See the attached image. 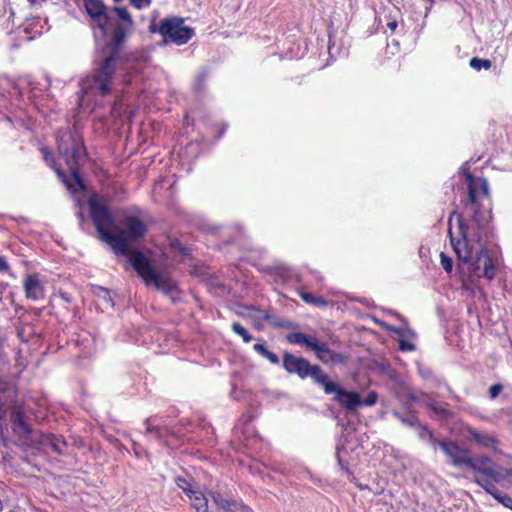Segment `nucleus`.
Returning <instances> with one entry per match:
<instances>
[{"instance_id": "obj_1", "label": "nucleus", "mask_w": 512, "mask_h": 512, "mask_svg": "<svg viewBox=\"0 0 512 512\" xmlns=\"http://www.w3.org/2000/svg\"><path fill=\"white\" fill-rule=\"evenodd\" d=\"M123 228L116 226V233H112L108 245L117 256H123L142 278L146 286H153L172 302H177L179 293L177 283L169 276L159 272L154 262L143 251L133 248V244L143 239L148 231L147 225L135 215H127L123 218Z\"/></svg>"}, {"instance_id": "obj_2", "label": "nucleus", "mask_w": 512, "mask_h": 512, "mask_svg": "<svg viewBox=\"0 0 512 512\" xmlns=\"http://www.w3.org/2000/svg\"><path fill=\"white\" fill-rule=\"evenodd\" d=\"M125 59L124 48L106 42L98 45L91 75L86 78L90 91L101 97L110 95L114 90L117 71Z\"/></svg>"}, {"instance_id": "obj_3", "label": "nucleus", "mask_w": 512, "mask_h": 512, "mask_svg": "<svg viewBox=\"0 0 512 512\" xmlns=\"http://www.w3.org/2000/svg\"><path fill=\"white\" fill-rule=\"evenodd\" d=\"M58 151L64 158L69 167L71 178L77 188L68 180L66 174L61 169H56V173L66 188L71 193L86 191V185L80 174V162L86 156V148L82 136L77 129L61 128L56 134Z\"/></svg>"}, {"instance_id": "obj_4", "label": "nucleus", "mask_w": 512, "mask_h": 512, "mask_svg": "<svg viewBox=\"0 0 512 512\" xmlns=\"http://www.w3.org/2000/svg\"><path fill=\"white\" fill-rule=\"evenodd\" d=\"M282 367L288 374L297 375L301 380L310 379L312 383L320 388L330 376L318 364L311 363L303 356H297L285 351L282 357Z\"/></svg>"}, {"instance_id": "obj_5", "label": "nucleus", "mask_w": 512, "mask_h": 512, "mask_svg": "<svg viewBox=\"0 0 512 512\" xmlns=\"http://www.w3.org/2000/svg\"><path fill=\"white\" fill-rule=\"evenodd\" d=\"M286 340L290 344L305 346L308 350L315 352L316 358L327 365L344 364L347 361V356L330 349L326 342L319 341L311 334L302 332L289 333Z\"/></svg>"}, {"instance_id": "obj_6", "label": "nucleus", "mask_w": 512, "mask_h": 512, "mask_svg": "<svg viewBox=\"0 0 512 512\" xmlns=\"http://www.w3.org/2000/svg\"><path fill=\"white\" fill-rule=\"evenodd\" d=\"M88 207L98 238L108 244L112 235L111 229L115 230L116 228V221L112 211L106 203L95 195L89 197Z\"/></svg>"}, {"instance_id": "obj_7", "label": "nucleus", "mask_w": 512, "mask_h": 512, "mask_svg": "<svg viewBox=\"0 0 512 512\" xmlns=\"http://www.w3.org/2000/svg\"><path fill=\"white\" fill-rule=\"evenodd\" d=\"M184 18L173 16L161 20L158 28L151 24V32H158L163 36L164 43H174L176 45L186 44L194 35L193 28L184 25Z\"/></svg>"}, {"instance_id": "obj_8", "label": "nucleus", "mask_w": 512, "mask_h": 512, "mask_svg": "<svg viewBox=\"0 0 512 512\" xmlns=\"http://www.w3.org/2000/svg\"><path fill=\"white\" fill-rule=\"evenodd\" d=\"M470 462L465 463V467L471 469L475 476L474 482L488 481L491 484L504 481L505 476L499 466L488 456L481 455L468 457Z\"/></svg>"}, {"instance_id": "obj_9", "label": "nucleus", "mask_w": 512, "mask_h": 512, "mask_svg": "<svg viewBox=\"0 0 512 512\" xmlns=\"http://www.w3.org/2000/svg\"><path fill=\"white\" fill-rule=\"evenodd\" d=\"M469 266L470 268L465 269L464 274H460V278L463 282H473L475 279L481 277L493 280L495 277V263L486 248H481L476 253L475 261L470 262Z\"/></svg>"}, {"instance_id": "obj_10", "label": "nucleus", "mask_w": 512, "mask_h": 512, "mask_svg": "<svg viewBox=\"0 0 512 512\" xmlns=\"http://www.w3.org/2000/svg\"><path fill=\"white\" fill-rule=\"evenodd\" d=\"M458 224L462 239L455 240L450 230L449 234L451 245L458 258L457 270L459 274H464L465 269L470 268L469 263L472 259V248L469 245L470 228L463 222L461 216H458Z\"/></svg>"}, {"instance_id": "obj_11", "label": "nucleus", "mask_w": 512, "mask_h": 512, "mask_svg": "<svg viewBox=\"0 0 512 512\" xmlns=\"http://www.w3.org/2000/svg\"><path fill=\"white\" fill-rule=\"evenodd\" d=\"M322 389L326 395H333L332 400L348 412L355 411L358 407H361L360 394L356 391L346 390L338 382L332 380L330 376Z\"/></svg>"}, {"instance_id": "obj_12", "label": "nucleus", "mask_w": 512, "mask_h": 512, "mask_svg": "<svg viewBox=\"0 0 512 512\" xmlns=\"http://www.w3.org/2000/svg\"><path fill=\"white\" fill-rule=\"evenodd\" d=\"M112 11L116 14L118 20L112 24V31L106 43L124 48L128 34L131 32L134 21L126 7H113Z\"/></svg>"}, {"instance_id": "obj_13", "label": "nucleus", "mask_w": 512, "mask_h": 512, "mask_svg": "<svg viewBox=\"0 0 512 512\" xmlns=\"http://www.w3.org/2000/svg\"><path fill=\"white\" fill-rule=\"evenodd\" d=\"M83 3L93 27L99 29L102 38H106L108 25L111 22L106 5L101 0H83Z\"/></svg>"}, {"instance_id": "obj_14", "label": "nucleus", "mask_w": 512, "mask_h": 512, "mask_svg": "<svg viewBox=\"0 0 512 512\" xmlns=\"http://www.w3.org/2000/svg\"><path fill=\"white\" fill-rule=\"evenodd\" d=\"M213 504L216 506L217 511L222 512H253L252 509L245 505L242 501L234 499L219 491H210Z\"/></svg>"}, {"instance_id": "obj_15", "label": "nucleus", "mask_w": 512, "mask_h": 512, "mask_svg": "<svg viewBox=\"0 0 512 512\" xmlns=\"http://www.w3.org/2000/svg\"><path fill=\"white\" fill-rule=\"evenodd\" d=\"M465 177L468 181V196L466 206L472 211L473 224L479 229L483 225L484 216L480 211V204L476 199L475 179L470 172H467Z\"/></svg>"}, {"instance_id": "obj_16", "label": "nucleus", "mask_w": 512, "mask_h": 512, "mask_svg": "<svg viewBox=\"0 0 512 512\" xmlns=\"http://www.w3.org/2000/svg\"><path fill=\"white\" fill-rule=\"evenodd\" d=\"M442 452L450 459L454 467L461 468L465 466L468 460L469 451L460 447L455 441L447 439L446 443H441Z\"/></svg>"}, {"instance_id": "obj_17", "label": "nucleus", "mask_w": 512, "mask_h": 512, "mask_svg": "<svg viewBox=\"0 0 512 512\" xmlns=\"http://www.w3.org/2000/svg\"><path fill=\"white\" fill-rule=\"evenodd\" d=\"M26 297L32 300L44 298V288L37 274H28L24 279Z\"/></svg>"}, {"instance_id": "obj_18", "label": "nucleus", "mask_w": 512, "mask_h": 512, "mask_svg": "<svg viewBox=\"0 0 512 512\" xmlns=\"http://www.w3.org/2000/svg\"><path fill=\"white\" fill-rule=\"evenodd\" d=\"M466 437L481 447L495 448L497 439L491 434H483L472 427L466 428Z\"/></svg>"}, {"instance_id": "obj_19", "label": "nucleus", "mask_w": 512, "mask_h": 512, "mask_svg": "<svg viewBox=\"0 0 512 512\" xmlns=\"http://www.w3.org/2000/svg\"><path fill=\"white\" fill-rule=\"evenodd\" d=\"M478 485L490 494L497 502L512 510V497L497 489L495 484H491L488 481H478Z\"/></svg>"}, {"instance_id": "obj_20", "label": "nucleus", "mask_w": 512, "mask_h": 512, "mask_svg": "<svg viewBox=\"0 0 512 512\" xmlns=\"http://www.w3.org/2000/svg\"><path fill=\"white\" fill-rule=\"evenodd\" d=\"M12 429L20 435L28 437L32 433V427L29 425L24 418V414L21 411H14L11 415Z\"/></svg>"}, {"instance_id": "obj_21", "label": "nucleus", "mask_w": 512, "mask_h": 512, "mask_svg": "<svg viewBox=\"0 0 512 512\" xmlns=\"http://www.w3.org/2000/svg\"><path fill=\"white\" fill-rule=\"evenodd\" d=\"M157 416H151L146 419L144 425L146 426V433H153L157 439H163L170 433L169 429L165 426L155 425Z\"/></svg>"}, {"instance_id": "obj_22", "label": "nucleus", "mask_w": 512, "mask_h": 512, "mask_svg": "<svg viewBox=\"0 0 512 512\" xmlns=\"http://www.w3.org/2000/svg\"><path fill=\"white\" fill-rule=\"evenodd\" d=\"M192 507L197 512H208L209 505L207 497L199 490H196L191 495L188 496Z\"/></svg>"}, {"instance_id": "obj_23", "label": "nucleus", "mask_w": 512, "mask_h": 512, "mask_svg": "<svg viewBox=\"0 0 512 512\" xmlns=\"http://www.w3.org/2000/svg\"><path fill=\"white\" fill-rule=\"evenodd\" d=\"M46 444L58 455H64L67 443L61 436L47 434L45 436Z\"/></svg>"}, {"instance_id": "obj_24", "label": "nucleus", "mask_w": 512, "mask_h": 512, "mask_svg": "<svg viewBox=\"0 0 512 512\" xmlns=\"http://www.w3.org/2000/svg\"><path fill=\"white\" fill-rule=\"evenodd\" d=\"M393 416L399 420L402 424L415 428L420 423L416 413L413 411H407L405 413H401L399 411L394 410L392 412Z\"/></svg>"}, {"instance_id": "obj_25", "label": "nucleus", "mask_w": 512, "mask_h": 512, "mask_svg": "<svg viewBox=\"0 0 512 512\" xmlns=\"http://www.w3.org/2000/svg\"><path fill=\"white\" fill-rule=\"evenodd\" d=\"M426 405L441 419L447 420L452 416V412L445 407L447 404L439 403L435 399H428Z\"/></svg>"}, {"instance_id": "obj_26", "label": "nucleus", "mask_w": 512, "mask_h": 512, "mask_svg": "<svg viewBox=\"0 0 512 512\" xmlns=\"http://www.w3.org/2000/svg\"><path fill=\"white\" fill-rule=\"evenodd\" d=\"M263 319L266 321H269V323L271 325H273L274 327L291 329V330H295V329L299 328V325L297 323H295L291 320H288V319L276 318V317L270 315L269 313H265L263 315Z\"/></svg>"}, {"instance_id": "obj_27", "label": "nucleus", "mask_w": 512, "mask_h": 512, "mask_svg": "<svg viewBox=\"0 0 512 512\" xmlns=\"http://www.w3.org/2000/svg\"><path fill=\"white\" fill-rule=\"evenodd\" d=\"M174 481L177 487L180 488L187 497L196 491L193 485L195 481L192 477L178 475L175 477Z\"/></svg>"}, {"instance_id": "obj_28", "label": "nucleus", "mask_w": 512, "mask_h": 512, "mask_svg": "<svg viewBox=\"0 0 512 512\" xmlns=\"http://www.w3.org/2000/svg\"><path fill=\"white\" fill-rule=\"evenodd\" d=\"M253 349L259 355H261L262 357L268 359L270 361V363H272L274 365H279L280 364L279 357L275 353H273L270 350H268L267 347L265 346V344L256 343V344H254Z\"/></svg>"}, {"instance_id": "obj_29", "label": "nucleus", "mask_w": 512, "mask_h": 512, "mask_svg": "<svg viewBox=\"0 0 512 512\" xmlns=\"http://www.w3.org/2000/svg\"><path fill=\"white\" fill-rule=\"evenodd\" d=\"M300 297L304 302L317 307H324L327 305V301L323 297L314 296L309 292H301Z\"/></svg>"}, {"instance_id": "obj_30", "label": "nucleus", "mask_w": 512, "mask_h": 512, "mask_svg": "<svg viewBox=\"0 0 512 512\" xmlns=\"http://www.w3.org/2000/svg\"><path fill=\"white\" fill-rule=\"evenodd\" d=\"M469 64L477 71H480L481 69L488 70L492 66V62L489 59H482L478 57L471 58Z\"/></svg>"}, {"instance_id": "obj_31", "label": "nucleus", "mask_w": 512, "mask_h": 512, "mask_svg": "<svg viewBox=\"0 0 512 512\" xmlns=\"http://www.w3.org/2000/svg\"><path fill=\"white\" fill-rule=\"evenodd\" d=\"M231 329L234 333L241 336L245 343L252 341L253 336L239 322H234Z\"/></svg>"}, {"instance_id": "obj_32", "label": "nucleus", "mask_w": 512, "mask_h": 512, "mask_svg": "<svg viewBox=\"0 0 512 512\" xmlns=\"http://www.w3.org/2000/svg\"><path fill=\"white\" fill-rule=\"evenodd\" d=\"M170 248L173 252H177L182 256H189L190 249L184 246L181 241L177 238H173L170 240Z\"/></svg>"}, {"instance_id": "obj_33", "label": "nucleus", "mask_w": 512, "mask_h": 512, "mask_svg": "<svg viewBox=\"0 0 512 512\" xmlns=\"http://www.w3.org/2000/svg\"><path fill=\"white\" fill-rule=\"evenodd\" d=\"M93 293L98 298L103 299L106 303H109L111 306H113V301H112V298L110 296L108 289H106L102 286H94Z\"/></svg>"}, {"instance_id": "obj_34", "label": "nucleus", "mask_w": 512, "mask_h": 512, "mask_svg": "<svg viewBox=\"0 0 512 512\" xmlns=\"http://www.w3.org/2000/svg\"><path fill=\"white\" fill-rule=\"evenodd\" d=\"M474 179H475L476 196L478 195V192L480 191L483 196L488 197L489 186H488L487 180L484 178H475V177H474Z\"/></svg>"}, {"instance_id": "obj_35", "label": "nucleus", "mask_w": 512, "mask_h": 512, "mask_svg": "<svg viewBox=\"0 0 512 512\" xmlns=\"http://www.w3.org/2000/svg\"><path fill=\"white\" fill-rule=\"evenodd\" d=\"M209 76V71L206 68L201 69L198 73L195 81V90L202 91L204 89L205 82Z\"/></svg>"}, {"instance_id": "obj_36", "label": "nucleus", "mask_w": 512, "mask_h": 512, "mask_svg": "<svg viewBox=\"0 0 512 512\" xmlns=\"http://www.w3.org/2000/svg\"><path fill=\"white\" fill-rule=\"evenodd\" d=\"M440 263L446 273H451L453 270V260L444 252L440 253Z\"/></svg>"}, {"instance_id": "obj_37", "label": "nucleus", "mask_w": 512, "mask_h": 512, "mask_svg": "<svg viewBox=\"0 0 512 512\" xmlns=\"http://www.w3.org/2000/svg\"><path fill=\"white\" fill-rule=\"evenodd\" d=\"M417 428L419 429L418 437L423 441H428L434 434L426 425L419 423Z\"/></svg>"}, {"instance_id": "obj_38", "label": "nucleus", "mask_w": 512, "mask_h": 512, "mask_svg": "<svg viewBox=\"0 0 512 512\" xmlns=\"http://www.w3.org/2000/svg\"><path fill=\"white\" fill-rule=\"evenodd\" d=\"M12 85L13 84L8 77L0 76V96L5 97L6 93L9 92Z\"/></svg>"}, {"instance_id": "obj_39", "label": "nucleus", "mask_w": 512, "mask_h": 512, "mask_svg": "<svg viewBox=\"0 0 512 512\" xmlns=\"http://www.w3.org/2000/svg\"><path fill=\"white\" fill-rule=\"evenodd\" d=\"M378 399V393L376 391H370L365 399L361 398V406H373L376 404Z\"/></svg>"}, {"instance_id": "obj_40", "label": "nucleus", "mask_w": 512, "mask_h": 512, "mask_svg": "<svg viewBox=\"0 0 512 512\" xmlns=\"http://www.w3.org/2000/svg\"><path fill=\"white\" fill-rule=\"evenodd\" d=\"M502 390H503V385L500 383L491 385L489 387V397L491 399L497 398L499 396V394L502 392Z\"/></svg>"}, {"instance_id": "obj_41", "label": "nucleus", "mask_w": 512, "mask_h": 512, "mask_svg": "<svg viewBox=\"0 0 512 512\" xmlns=\"http://www.w3.org/2000/svg\"><path fill=\"white\" fill-rule=\"evenodd\" d=\"M418 374L423 379H432L434 377L432 369L426 366H418Z\"/></svg>"}, {"instance_id": "obj_42", "label": "nucleus", "mask_w": 512, "mask_h": 512, "mask_svg": "<svg viewBox=\"0 0 512 512\" xmlns=\"http://www.w3.org/2000/svg\"><path fill=\"white\" fill-rule=\"evenodd\" d=\"M399 349L401 351H414L416 349L415 344L406 341V340H400L399 341Z\"/></svg>"}, {"instance_id": "obj_43", "label": "nucleus", "mask_w": 512, "mask_h": 512, "mask_svg": "<svg viewBox=\"0 0 512 512\" xmlns=\"http://www.w3.org/2000/svg\"><path fill=\"white\" fill-rule=\"evenodd\" d=\"M152 0H130L131 5H133L137 9H142L144 7L150 6Z\"/></svg>"}, {"instance_id": "obj_44", "label": "nucleus", "mask_w": 512, "mask_h": 512, "mask_svg": "<svg viewBox=\"0 0 512 512\" xmlns=\"http://www.w3.org/2000/svg\"><path fill=\"white\" fill-rule=\"evenodd\" d=\"M446 441H447V439H442V440H440V439L436 438L434 434L432 435V438H430V439L428 440V442H429V443H430L434 448H436L437 446L441 448V443H446Z\"/></svg>"}, {"instance_id": "obj_45", "label": "nucleus", "mask_w": 512, "mask_h": 512, "mask_svg": "<svg viewBox=\"0 0 512 512\" xmlns=\"http://www.w3.org/2000/svg\"><path fill=\"white\" fill-rule=\"evenodd\" d=\"M336 457L338 464L341 466V468L345 470L348 474H350L351 472L349 471L347 464L342 460V458L339 455V447H337Z\"/></svg>"}, {"instance_id": "obj_46", "label": "nucleus", "mask_w": 512, "mask_h": 512, "mask_svg": "<svg viewBox=\"0 0 512 512\" xmlns=\"http://www.w3.org/2000/svg\"><path fill=\"white\" fill-rule=\"evenodd\" d=\"M9 269V265L6 259L3 256H0V272L6 271Z\"/></svg>"}, {"instance_id": "obj_47", "label": "nucleus", "mask_w": 512, "mask_h": 512, "mask_svg": "<svg viewBox=\"0 0 512 512\" xmlns=\"http://www.w3.org/2000/svg\"><path fill=\"white\" fill-rule=\"evenodd\" d=\"M386 328L389 331H391L392 333H394V334H397L399 336H403V329L402 328L394 327V326H387Z\"/></svg>"}, {"instance_id": "obj_48", "label": "nucleus", "mask_w": 512, "mask_h": 512, "mask_svg": "<svg viewBox=\"0 0 512 512\" xmlns=\"http://www.w3.org/2000/svg\"><path fill=\"white\" fill-rule=\"evenodd\" d=\"M502 472L505 476L504 480H508L512 484V469H504Z\"/></svg>"}, {"instance_id": "obj_49", "label": "nucleus", "mask_w": 512, "mask_h": 512, "mask_svg": "<svg viewBox=\"0 0 512 512\" xmlns=\"http://www.w3.org/2000/svg\"><path fill=\"white\" fill-rule=\"evenodd\" d=\"M386 26H387V28H388V29H390V30H391V32H394V31H395V29H396V28H397V26H398V23H397V21H396V20H393V21H389V22L387 23V25H386Z\"/></svg>"}, {"instance_id": "obj_50", "label": "nucleus", "mask_w": 512, "mask_h": 512, "mask_svg": "<svg viewBox=\"0 0 512 512\" xmlns=\"http://www.w3.org/2000/svg\"><path fill=\"white\" fill-rule=\"evenodd\" d=\"M77 217L79 218L80 222L83 223L85 220V216L82 211H78Z\"/></svg>"}, {"instance_id": "obj_51", "label": "nucleus", "mask_w": 512, "mask_h": 512, "mask_svg": "<svg viewBox=\"0 0 512 512\" xmlns=\"http://www.w3.org/2000/svg\"><path fill=\"white\" fill-rule=\"evenodd\" d=\"M61 298L66 302H70V296L67 293H61Z\"/></svg>"}, {"instance_id": "obj_52", "label": "nucleus", "mask_w": 512, "mask_h": 512, "mask_svg": "<svg viewBox=\"0 0 512 512\" xmlns=\"http://www.w3.org/2000/svg\"><path fill=\"white\" fill-rule=\"evenodd\" d=\"M252 420V416H248L247 419L245 420V423H248Z\"/></svg>"}, {"instance_id": "obj_53", "label": "nucleus", "mask_w": 512, "mask_h": 512, "mask_svg": "<svg viewBox=\"0 0 512 512\" xmlns=\"http://www.w3.org/2000/svg\"><path fill=\"white\" fill-rule=\"evenodd\" d=\"M42 152H44V153H45V159H47V154H48V152L46 151V149H42Z\"/></svg>"}, {"instance_id": "obj_54", "label": "nucleus", "mask_w": 512, "mask_h": 512, "mask_svg": "<svg viewBox=\"0 0 512 512\" xmlns=\"http://www.w3.org/2000/svg\"><path fill=\"white\" fill-rule=\"evenodd\" d=\"M328 50H329V53L332 54V47H331V45H329Z\"/></svg>"}]
</instances>
